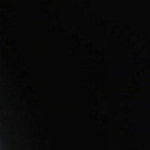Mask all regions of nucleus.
Wrapping results in <instances>:
<instances>
[{"instance_id": "obj_3", "label": "nucleus", "mask_w": 150, "mask_h": 150, "mask_svg": "<svg viewBox=\"0 0 150 150\" xmlns=\"http://www.w3.org/2000/svg\"><path fill=\"white\" fill-rule=\"evenodd\" d=\"M125 113H126L125 112H122V114H125Z\"/></svg>"}, {"instance_id": "obj_2", "label": "nucleus", "mask_w": 150, "mask_h": 150, "mask_svg": "<svg viewBox=\"0 0 150 150\" xmlns=\"http://www.w3.org/2000/svg\"><path fill=\"white\" fill-rule=\"evenodd\" d=\"M72 114H75V113L74 112H72Z\"/></svg>"}, {"instance_id": "obj_1", "label": "nucleus", "mask_w": 150, "mask_h": 150, "mask_svg": "<svg viewBox=\"0 0 150 150\" xmlns=\"http://www.w3.org/2000/svg\"><path fill=\"white\" fill-rule=\"evenodd\" d=\"M42 112L43 114H46L48 113H50L52 114H54L55 113V112L53 111H42Z\"/></svg>"}]
</instances>
